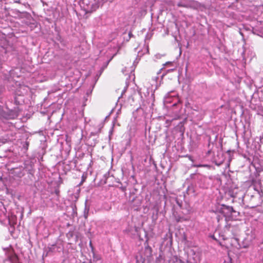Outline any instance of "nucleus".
I'll return each mask as SVG.
<instances>
[{
    "label": "nucleus",
    "mask_w": 263,
    "mask_h": 263,
    "mask_svg": "<svg viewBox=\"0 0 263 263\" xmlns=\"http://www.w3.org/2000/svg\"><path fill=\"white\" fill-rule=\"evenodd\" d=\"M83 2L86 5V10L88 12L96 11L99 7L98 2L96 0H83Z\"/></svg>",
    "instance_id": "obj_1"
},
{
    "label": "nucleus",
    "mask_w": 263,
    "mask_h": 263,
    "mask_svg": "<svg viewBox=\"0 0 263 263\" xmlns=\"http://www.w3.org/2000/svg\"><path fill=\"white\" fill-rule=\"evenodd\" d=\"M8 115L3 110L0 109V119L3 120V119H7Z\"/></svg>",
    "instance_id": "obj_2"
},
{
    "label": "nucleus",
    "mask_w": 263,
    "mask_h": 263,
    "mask_svg": "<svg viewBox=\"0 0 263 263\" xmlns=\"http://www.w3.org/2000/svg\"><path fill=\"white\" fill-rule=\"evenodd\" d=\"M223 208L228 210V211L230 212L231 214H232L233 212H235L232 206L223 205Z\"/></svg>",
    "instance_id": "obj_3"
},
{
    "label": "nucleus",
    "mask_w": 263,
    "mask_h": 263,
    "mask_svg": "<svg viewBox=\"0 0 263 263\" xmlns=\"http://www.w3.org/2000/svg\"><path fill=\"white\" fill-rule=\"evenodd\" d=\"M193 167H208L209 168L210 167V166L208 164H194V165H193Z\"/></svg>",
    "instance_id": "obj_4"
},
{
    "label": "nucleus",
    "mask_w": 263,
    "mask_h": 263,
    "mask_svg": "<svg viewBox=\"0 0 263 263\" xmlns=\"http://www.w3.org/2000/svg\"><path fill=\"white\" fill-rule=\"evenodd\" d=\"M164 66H167V65L172 66V62H167L165 64H164Z\"/></svg>",
    "instance_id": "obj_5"
},
{
    "label": "nucleus",
    "mask_w": 263,
    "mask_h": 263,
    "mask_svg": "<svg viewBox=\"0 0 263 263\" xmlns=\"http://www.w3.org/2000/svg\"><path fill=\"white\" fill-rule=\"evenodd\" d=\"M128 36H129V38H131L133 36V34L132 31H129V32L128 33Z\"/></svg>",
    "instance_id": "obj_6"
},
{
    "label": "nucleus",
    "mask_w": 263,
    "mask_h": 263,
    "mask_svg": "<svg viewBox=\"0 0 263 263\" xmlns=\"http://www.w3.org/2000/svg\"><path fill=\"white\" fill-rule=\"evenodd\" d=\"M85 178H84L83 176L82 177V180L81 182L80 183V185L83 183V182L85 181Z\"/></svg>",
    "instance_id": "obj_7"
},
{
    "label": "nucleus",
    "mask_w": 263,
    "mask_h": 263,
    "mask_svg": "<svg viewBox=\"0 0 263 263\" xmlns=\"http://www.w3.org/2000/svg\"><path fill=\"white\" fill-rule=\"evenodd\" d=\"M178 7H184V6H183V5H181V4H178Z\"/></svg>",
    "instance_id": "obj_8"
},
{
    "label": "nucleus",
    "mask_w": 263,
    "mask_h": 263,
    "mask_svg": "<svg viewBox=\"0 0 263 263\" xmlns=\"http://www.w3.org/2000/svg\"><path fill=\"white\" fill-rule=\"evenodd\" d=\"M177 203L180 207H181V204L178 201H177Z\"/></svg>",
    "instance_id": "obj_9"
}]
</instances>
